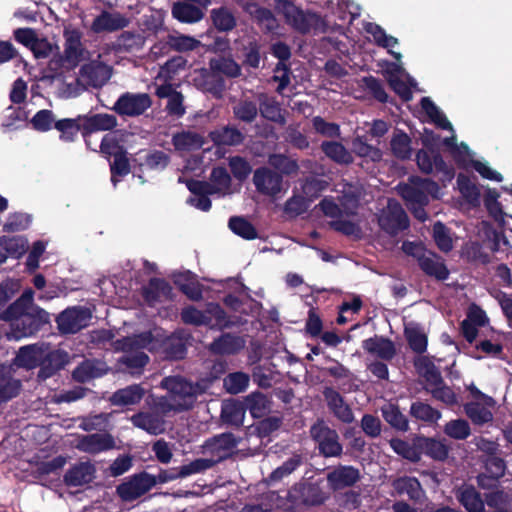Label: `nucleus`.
Returning a JSON list of instances; mask_svg holds the SVG:
<instances>
[{
    "instance_id": "nucleus-29",
    "label": "nucleus",
    "mask_w": 512,
    "mask_h": 512,
    "mask_svg": "<svg viewBox=\"0 0 512 512\" xmlns=\"http://www.w3.org/2000/svg\"><path fill=\"white\" fill-rule=\"evenodd\" d=\"M419 265L428 275L434 276L439 280H445L448 277V270L440 257L430 251H426L420 257Z\"/></svg>"
},
{
    "instance_id": "nucleus-54",
    "label": "nucleus",
    "mask_w": 512,
    "mask_h": 512,
    "mask_svg": "<svg viewBox=\"0 0 512 512\" xmlns=\"http://www.w3.org/2000/svg\"><path fill=\"white\" fill-rule=\"evenodd\" d=\"M391 150L400 159H407L411 156V139L403 132H396L391 139Z\"/></svg>"
},
{
    "instance_id": "nucleus-9",
    "label": "nucleus",
    "mask_w": 512,
    "mask_h": 512,
    "mask_svg": "<svg viewBox=\"0 0 512 512\" xmlns=\"http://www.w3.org/2000/svg\"><path fill=\"white\" fill-rule=\"evenodd\" d=\"M378 222L388 234L394 235L408 227V219L401 205L395 200H387L382 209Z\"/></svg>"
},
{
    "instance_id": "nucleus-48",
    "label": "nucleus",
    "mask_w": 512,
    "mask_h": 512,
    "mask_svg": "<svg viewBox=\"0 0 512 512\" xmlns=\"http://www.w3.org/2000/svg\"><path fill=\"white\" fill-rule=\"evenodd\" d=\"M457 185L469 205L476 207L480 204V190L467 176L460 174L457 178Z\"/></svg>"
},
{
    "instance_id": "nucleus-62",
    "label": "nucleus",
    "mask_w": 512,
    "mask_h": 512,
    "mask_svg": "<svg viewBox=\"0 0 512 512\" xmlns=\"http://www.w3.org/2000/svg\"><path fill=\"white\" fill-rule=\"evenodd\" d=\"M229 228L238 236L251 240L257 238L253 225L241 217H233L229 221Z\"/></svg>"
},
{
    "instance_id": "nucleus-8",
    "label": "nucleus",
    "mask_w": 512,
    "mask_h": 512,
    "mask_svg": "<svg viewBox=\"0 0 512 512\" xmlns=\"http://www.w3.org/2000/svg\"><path fill=\"white\" fill-rule=\"evenodd\" d=\"M342 186V196L339 197V204L327 198L320 203L321 210L325 215L336 218L343 213L351 214L357 208L359 198L357 188L351 184H343Z\"/></svg>"
},
{
    "instance_id": "nucleus-46",
    "label": "nucleus",
    "mask_w": 512,
    "mask_h": 512,
    "mask_svg": "<svg viewBox=\"0 0 512 512\" xmlns=\"http://www.w3.org/2000/svg\"><path fill=\"white\" fill-rule=\"evenodd\" d=\"M405 336L411 349L416 353H423L427 348V336L422 328L410 323L405 327Z\"/></svg>"
},
{
    "instance_id": "nucleus-7",
    "label": "nucleus",
    "mask_w": 512,
    "mask_h": 512,
    "mask_svg": "<svg viewBox=\"0 0 512 512\" xmlns=\"http://www.w3.org/2000/svg\"><path fill=\"white\" fill-rule=\"evenodd\" d=\"M471 392L473 401L466 404L465 412L467 416L475 424H483L490 422L493 419L492 409L495 406V401L492 397L482 393L475 385L471 384L468 387Z\"/></svg>"
},
{
    "instance_id": "nucleus-38",
    "label": "nucleus",
    "mask_w": 512,
    "mask_h": 512,
    "mask_svg": "<svg viewBox=\"0 0 512 512\" xmlns=\"http://www.w3.org/2000/svg\"><path fill=\"white\" fill-rule=\"evenodd\" d=\"M363 348L382 359H391L395 354V348L391 341L383 338H370L363 342Z\"/></svg>"
},
{
    "instance_id": "nucleus-39",
    "label": "nucleus",
    "mask_w": 512,
    "mask_h": 512,
    "mask_svg": "<svg viewBox=\"0 0 512 512\" xmlns=\"http://www.w3.org/2000/svg\"><path fill=\"white\" fill-rule=\"evenodd\" d=\"M244 406L254 418H261L270 411L269 400L260 392H253L246 396Z\"/></svg>"
},
{
    "instance_id": "nucleus-43",
    "label": "nucleus",
    "mask_w": 512,
    "mask_h": 512,
    "mask_svg": "<svg viewBox=\"0 0 512 512\" xmlns=\"http://www.w3.org/2000/svg\"><path fill=\"white\" fill-rule=\"evenodd\" d=\"M170 294L171 287L161 279H152L148 286L144 288V297L150 304L168 299Z\"/></svg>"
},
{
    "instance_id": "nucleus-49",
    "label": "nucleus",
    "mask_w": 512,
    "mask_h": 512,
    "mask_svg": "<svg viewBox=\"0 0 512 512\" xmlns=\"http://www.w3.org/2000/svg\"><path fill=\"white\" fill-rule=\"evenodd\" d=\"M67 363V354L63 351L50 352L39 372V377H50L56 370L61 369Z\"/></svg>"
},
{
    "instance_id": "nucleus-56",
    "label": "nucleus",
    "mask_w": 512,
    "mask_h": 512,
    "mask_svg": "<svg viewBox=\"0 0 512 512\" xmlns=\"http://www.w3.org/2000/svg\"><path fill=\"white\" fill-rule=\"evenodd\" d=\"M382 414L384 419L394 428L407 430L408 421L395 405L391 403L385 404L382 407Z\"/></svg>"
},
{
    "instance_id": "nucleus-51",
    "label": "nucleus",
    "mask_w": 512,
    "mask_h": 512,
    "mask_svg": "<svg viewBox=\"0 0 512 512\" xmlns=\"http://www.w3.org/2000/svg\"><path fill=\"white\" fill-rule=\"evenodd\" d=\"M250 377L243 372H234L228 374L224 380L223 385L225 390L230 394H238L248 388Z\"/></svg>"
},
{
    "instance_id": "nucleus-5",
    "label": "nucleus",
    "mask_w": 512,
    "mask_h": 512,
    "mask_svg": "<svg viewBox=\"0 0 512 512\" xmlns=\"http://www.w3.org/2000/svg\"><path fill=\"white\" fill-rule=\"evenodd\" d=\"M162 386L168 391L165 410H184L191 407L197 397L204 391L198 384L187 382L181 377H168L162 381Z\"/></svg>"
},
{
    "instance_id": "nucleus-31",
    "label": "nucleus",
    "mask_w": 512,
    "mask_h": 512,
    "mask_svg": "<svg viewBox=\"0 0 512 512\" xmlns=\"http://www.w3.org/2000/svg\"><path fill=\"white\" fill-rule=\"evenodd\" d=\"M239 4L243 7V9L248 12L257 22L258 24L266 29L267 31H272L276 27V19L274 18L271 11L260 8L254 3H248L243 0H238Z\"/></svg>"
},
{
    "instance_id": "nucleus-23",
    "label": "nucleus",
    "mask_w": 512,
    "mask_h": 512,
    "mask_svg": "<svg viewBox=\"0 0 512 512\" xmlns=\"http://www.w3.org/2000/svg\"><path fill=\"white\" fill-rule=\"evenodd\" d=\"M94 477L95 467L90 462H81L66 472L64 481L68 486L78 487L90 483Z\"/></svg>"
},
{
    "instance_id": "nucleus-10",
    "label": "nucleus",
    "mask_w": 512,
    "mask_h": 512,
    "mask_svg": "<svg viewBox=\"0 0 512 512\" xmlns=\"http://www.w3.org/2000/svg\"><path fill=\"white\" fill-rule=\"evenodd\" d=\"M312 438L318 443L320 452L325 457H337L342 453V445L339 443L337 432L324 422L319 421L311 427Z\"/></svg>"
},
{
    "instance_id": "nucleus-32",
    "label": "nucleus",
    "mask_w": 512,
    "mask_h": 512,
    "mask_svg": "<svg viewBox=\"0 0 512 512\" xmlns=\"http://www.w3.org/2000/svg\"><path fill=\"white\" fill-rule=\"evenodd\" d=\"M239 4L243 7V9L248 12L257 22L258 24L266 29L267 31H272L276 27V19L274 18L271 11L260 8L254 3H248L243 0H238Z\"/></svg>"
},
{
    "instance_id": "nucleus-45",
    "label": "nucleus",
    "mask_w": 512,
    "mask_h": 512,
    "mask_svg": "<svg viewBox=\"0 0 512 512\" xmlns=\"http://www.w3.org/2000/svg\"><path fill=\"white\" fill-rule=\"evenodd\" d=\"M393 487L399 494H406L413 500H420L424 494L420 482L413 477L399 478L394 481Z\"/></svg>"
},
{
    "instance_id": "nucleus-36",
    "label": "nucleus",
    "mask_w": 512,
    "mask_h": 512,
    "mask_svg": "<svg viewBox=\"0 0 512 512\" xmlns=\"http://www.w3.org/2000/svg\"><path fill=\"white\" fill-rule=\"evenodd\" d=\"M456 497L468 512H485L484 502L473 487L460 488Z\"/></svg>"
},
{
    "instance_id": "nucleus-21",
    "label": "nucleus",
    "mask_w": 512,
    "mask_h": 512,
    "mask_svg": "<svg viewBox=\"0 0 512 512\" xmlns=\"http://www.w3.org/2000/svg\"><path fill=\"white\" fill-rule=\"evenodd\" d=\"M115 446L114 438L110 434H91L81 437L76 447L86 453L96 454L112 449Z\"/></svg>"
},
{
    "instance_id": "nucleus-34",
    "label": "nucleus",
    "mask_w": 512,
    "mask_h": 512,
    "mask_svg": "<svg viewBox=\"0 0 512 512\" xmlns=\"http://www.w3.org/2000/svg\"><path fill=\"white\" fill-rule=\"evenodd\" d=\"M416 446L420 455L424 453L435 460H444L448 455V447L436 439L419 437L416 439Z\"/></svg>"
},
{
    "instance_id": "nucleus-28",
    "label": "nucleus",
    "mask_w": 512,
    "mask_h": 512,
    "mask_svg": "<svg viewBox=\"0 0 512 512\" xmlns=\"http://www.w3.org/2000/svg\"><path fill=\"white\" fill-rule=\"evenodd\" d=\"M156 94L160 98H168L167 109L169 113L181 116L184 114L182 95L174 89L173 84H159L156 88Z\"/></svg>"
},
{
    "instance_id": "nucleus-1",
    "label": "nucleus",
    "mask_w": 512,
    "mask_h": 512,
    "mask_svg": "<svg viewBox=\"0 0 512 512\" xmlns=\"http://www.w3.org/2000/svg\"><path fill=\"white\" fill-rule=\"evenodd\" d=\"M421 107L425 115L433 124L440 129L451 131V137L445 138L443 140V144L447 147L448 151L459 165L467 166L471 163L483 178L496 182H501L503 180L502 175L492 169L486 161H474L473 153L465 143L462 142L457 144L455 131L451 122L429 97L422 98Z\"/></svg>"
},
{
    "instance_id": "nucleus-44",
    "label": "nucleus",
    "mask_w": 512,
    "mask_h": 512,
    "mask_svg": "<svg viewBox=\"0 0 512 512\" xmlns=\"http://www.w3.org/2000/svg\"><path fill=\"white\" fill-rule=\"evenodd\" d=\"M216 462L215 459H197L187 465L182 466L178 472L171 474V475H163L162 480L163 481H170L173 479H176L178 477H187L192 474L199 473L201 471H204Z\"/></svg>"
},
{
    "instance_id": "nucleus-26",
    "label": "nucleus",
    "mask_w": 512,
    "mask_h": 512,
    "mask_svg": "<svg viewBox=\"0 0 512 512\" xmlns=\"http://www.w3.org/2000/svg\"><path fill=\"white\" fill-rule=\"evenodd\" d=\"M365 31L372 36L373 41L378 45L388 50V52L395 57L396 60H401V53L394 52L393 48L398 45V39L386 34L384 29L375 23H367Z\"/></svg>"
},
{
    "instance_id": "nucleus-57",
    "label": "nucleus",
    "mask_w": 512,
    "mask_h": 512,
    "mask_svg": "<svg viewBox=\"0 0 512 512\" xmlns=\"http://www.w3.org/2000/svg\"><path fill=\"white\" fill-rule=\"evenodd\" d=\"M410 412L416 419L427 423H434L441 417L438 410L433 409L430 405L423 402L413 403Z\"/></svg>"
},
{
    "instance_id": "nucleus-53",
    "label": "nucleus",
    "mask_w": 512,
    "mask_h": 512,
    "mask_svg": "<svg viewBox=\"0 0 512 512\" xmlns=\"http://www.w3.org/2000/svg\"><path fill=\"white\" fill-rule=\"evenodd\" d=\"M27 240L23 237L0 238V251L4 250L8 256L19 258L27 249Z\"/></svg>"
},
{
    "instance_id": "nucleus-13",
    "label": "nucleus",
    "mask_w": 512,
    "mask_h": 512,
    "mask_svg": "<svg viewBox=\"0 0 512 512\" xmlns=\"http://www.w3.org/2000/svg\"><path fill=\"white\" fill-rule=\"evenodd\" d=\"M190 191H209L211 194L226 195L231 193L230 176L224 168H214L211 173L210 183L190 181L187 183Z\"/></svg>"
},
{
    "instance_id": "nucleus-18",
    "label": "nucleus",
    "mask_w": 512,
    "mask_h": 512,
    "mask_svg": "<svg viewBox=\"0 0 512 512\" xmlns=\"http://www.w3.org/2000/svg\"><path fill=\"white\" fill-rule=\"evenodd\" d=\"M154 485V480L147 474L133 476L118 486L117 492L125 501L134 500L146 493Z\"/></svg>"
},
{
    "instance_id": "nucleus-50",
    "label": "nucleus",
    "mask_w": 512,
    "mask_h": 512,
    "mask_svg": "<svg viewBox=\"0 0 512 512\" xmlns=\"http://www.w3.org/2000/svg\"><path fill=\"white\" fill-rule=\"evenodd\" d=\"M42 359V352L36 346L22 347L15 358V365L27 369L34 368Z\"/></svg>"
},
{
    "instance_id": "nucleus-16",
    "label": "nucleus",
    "mask_w": 512,
    "mask_h": 512,
    "mask_svg": "<svg viewBox=\"0 0 512 512\" xmlns=\"http://www.w3.org/2000/svg\"><path fill=\"white\" fill-rule=\"evenodd\" d=\"M387 79L392 89L405 101L411 99V88L416 82L403 69L401 64H391L386 70Z\"/></svg>"
},
{
    "instance_id": "nucleus-3",
    "label": "nucleus",
    "mask_w": 512,
    "mask_h": 512,
    "mask_svg": "<svg viewBox=\"0 0 512 512\" xmlns=\"http://www.w3.org/2000/svg\"><path fill=\"white\" fill-rule=\"evenodd\" d=\"M101 339L112 342V346L115 350L125 352L119 362L125 365V368H119L122 371H128L130 373H138L148 363V356L141 351V349H148L154 351L158 348L162 340L158 339L159 332H156V336L153 337L151 333H144L134 338L123 337L114 340V335L110 331H102Z\"/></svg>"
},
{
    "instance_id": "nucleus-47",
    "label": "nucleus",
    "mask_w": 512,
    "mask_h": 512,
    "mask_svg": "<svg viewBox=\"0 0 512 512\" xmlns=\"http://www.w3.org/2000/svg\"><path fill=\"white\" fill-rule=\"evenodd\" d=\"M173 145L178 151H190L194 149H199L203 145L202 138L189 131H183L181 133H177L172 138Z\"/></svg>"
},
{
    "instance_id": "nucleus-33",
    "label": "nucleus",
    "mask_w": 512,
    "mask_h": 512,
    "mask_svg": "<svg viewBox=\"0 0 512 512\" xmlns=\"http://www.w3.org/2000/svg\"><path fill=\"white\" fill-rule=\"evenodd\" d=\"M239 4L243 7V9L248 12L257 22L258 24L266 29L267 31H272L276 27V19L274 18L271 11L260 8L254 3H248L243 0H238Z\"/></svg>"
},
{
    "instance_id": "nucleus-27",
    "label": "nucleus",
    "mask_w": 512,
    "mask_h": 512,
    "mask_svg": "<svg viewBox=\"0 0 512 512\" xmlns=\"http://www.w3.org/2000/svg\"><path fill=\"white\" fill-rule=\"evenodd\" d=\"M133 425L150 434H160L165 430L162 418L150 412H141L131 417Z\"/></svg>"
},
{
    "instance_id": "nucleus-59",
    "label": "nucleus",
    "mask_w": 512,
    "mask_h": 512,
    "mask_svg": "<svg viewBox=\"0 0 512 512\" xmlns=\"http://www.w3.org/2000/svg\"><path fill=\"white\" fill-rule=\"evenodd\" d=\"M204 314L206 318V325L217 328L229 326V321L226 319L224 311L218 304H208Z\"/></svg>"
},
{
    "instance_id": "nucleus-14",
    "label": "nucleus",
    "mask_w": 512,
    "mask_h": 512,
    "mask_svg": "<svg viewBox=\"0 0 512 512\" xmlns=\"http://www.w3.org/2000/svg\"><path fill=\"white\" fill-rule=\"evenodd\" d=\"M63 63L68 68L76 67L81 61L89 57V52L83 48L81 35L76 30H66L64 33Z\"/></svg>"
},
{
    "instance_id": "nucleus-2",
    "label": "nucleus",
    "mask_w": 512,
    "mask_h": 512,
    "mask_svg": "<svg viewBox=\"0 0 512 512\" xmlns=\"http://www.w3.org/2000/svg\"><path fill=\"white\" fill-rule=\"evenodd\" d=\"M34 292L27 289L1 318L10 323L9 337L21 339L34 334L40 325L49 322V314L33 303Z\"/></svg>"
},
{
    "instance_id": "nucleus-20",
    "label": "nucleus",
    "mask_w": 512,
    "mask_h": 512,
    "mask_svg": "<svg viewBox=\"0 0 512 512\" xmlns=\"http://www.w3.org/2000/svg\"><path fill=\"white\" fill-rule=\"evenodd\" d=\"M323 189L324 186L321 181L315 179L307 181L303 186L305 196L298 195L288 200L286 203V211L294 215L301 214L308 208V202Z\"/></svg>"
},
{
    "instance_id": "nucleus-40",
    "label": "nucleus",
    "mask_w": 512,
    "mask_h": 512,
    "mask_svg": "<svg viewBox=\"0 0 512 512\" xmlns=\"http://www.w3.org/2000/svg\"><path fill=\"white\" fill-rule=\"evenodd\" d=\"M245 406L236 400L223 402L221 415L225 422L232 425H242L245 417Z\"/></svg>"
},
{
    "instance_id": "nucleus-24",
    "label": "nucleus",
    "mask_w": 512,
    "mask_h": 512,
    "mask_svg": "<svg viewBox=\"0 0 512 512\" xmlns=\"http://www.w3.org/2000/svg\"><path fill=\"white\" fill-rule=\"evenodd\" d=\"M324 396L329 409L335 417L344 423H351L354 420L351 408L344 402L338 392L333 389H326Z\"/></svg>"
},
{
    "instance_id": "nucleus-37",
    "label": "nucleus",
    "mask_w": 512,
    "mask_h": 512,
    "mask_svg": "<svg viewBox=\"0 0 512 512\" xmlns=\"http://www.w3.org/2000/svg\"><path fill=\"white\" fill-rule=\"evenodd\" d=\"M172 15L183 23H196L204 17V13L200 8L186 2L174 3Z\"/></svg>"
},
{
    "instance_id": "nucleus-60",
    "label": "nucleus",
    "mask_w": 512,
    "mask_h": 512,
    "mask_svg": "<svg viewBox=\"0 0 512 512\" xmlns=\"http://www.w3.org/2000/svg\"><path fill=\"white\" fill-rule=\"evenodd\" d=\"M117 125V119L111 114H96L88 118L87 129L90 131L111 130Z\"/></svg>"
},
{
    "instance_id": "nucleus-4",
    "label": "nucleus",
    "mask_w": 512,
    "mask_h": 512,
    "mask_svg": "<svg viewBox=\"0 0 512 512\" xmlns=\"http://www.w3.org/2000/svg\"><path fill=\"white\" fill-rule=\"evenodd\" d=\"M397 190L408 208L420 221H425L427 218L424 206L428 204L429 199L440 196V189L435 182L417 177L410 178L408 183L399 184Z\"/></svg>"
},
{
    "instance_id": "nucleus-55",
    "label": "nucleus",
    "mask_w": 512,
    "mask_h": 512,
    "mask_svg": "<svg viewBox=\"0 0 512 512\" xmlns=\"http://www.w3.org/2000/svg\"><path fill=\"white\" fill-rule=\"evenodd\" d=\"M211 18L214 26L220 31L232 30L236 25V19L232 12L224 7L213 9Z\"/></svg>"
},
{
    "instance_id": "nucleus-30",
    "label": "nucleus",
    "mask_w": 512,
    "mask_h": 512,
    "mask_svg": "<svg viewBox=\"0 0 512 512\" xmlns=\"http://www.w3.org/2000/svg\"><path fill=\"white\" fill-rule=\"evenodd\" d=\"M186 63L187 61L182 56H177L167 61L165 65L160 68L155 78V85L172 84L171 81L185 69Z\"/></svg>"
},
{
    "instance_id": "nucleus-35",
    "label": "nucleus",
    "mask_w": 512,
    "mask_h": 512,
    "mask_svg": "<svg viewBox=\"0 0 512 512\" xmlns=\"http://www.w3.org/2000/svg\"><path fill=\"white\" fill-rule=\"evenodd\" d=\"M236 446V440L232 434H221L208 441L205 449L217 457V460L225 458Z\"/></svg>"
},
{
    "instance_id": "nucleus-11",
    "label": "nucleus",
    "mask_w": 512,
    "mask_h": 512,
    "mask_svg": "<svg viewBox=\"0 0 512 512\" xmlns=\"http://www.w3.org/2000/svg\"><path fill=\"white\" fill-rule=\"evenodd\" d=\"M151 98L146 93H125L115 102L113 109L120 115L138 116L151 106Z\"/></svg>"
},
{
    "instance_id": "nucleus-19",
    "label": "nucleus",
    "mask_w": 512,
    "mask_h": 512,
    "mask_svg": "<svg viewBox=\"0 0 512 512\" xmlns=\"http://www.w3.org/2000/svg\"><path fill=\"white\" fill-rule=\"evenodd\" d=\"M419 168L425 173L441 172L444 181H451L454 177V171L448 167L438 154H430L427 151H419L416 156Z\"/></svg>"
},
{
    "instance_id": "nucleus-6",
    "label": "nucleus",
    "mask_w": 512,
    "mask_h": 512,
    "mask_svg": "<svg viewBox=\"0 0 512 512\" xmlns=\"http://www.w3.org/2000/svg\"><path fill=\"white\" fill-rule=\"evenodd\" d=\"M277 8L287 23L300 32L325 31L327 29V20L322 19L316 13L304 12L289 1L280 0Z\"/></svg>"
},
{
    "instance_id": "nucleus-25",
    "label": "nucleus",
    "mask_w": 512,
    "mask_h": 512,
    "mask_svg": "<svg viewBox=\"0 0 512 512\" xmlns=\"http://www.w3.org/2000/svg\"><path fill=\"white\" fill-rule=\"evenodd\" d=\"M127 24V19L121 14L103 12L94 19L92 30L96 33L112 32L126 27Z\"/></svg>"
},
{
    "instance_id": "nucleus-64",
    "label": "nucleus",
    "mask_w": 512,
    "mask_h": 512,
    "mask_svg": "<svg viewBox=\"0 0 512 512\" xmlns=\"http://www.w3.org/2000/svg\"><path fill=\"white\" fill-rule=\"evenodd\" d=\"M444 432L453 439L463 440L470 435V426L463 419L451 420L445 425Z\"/></svg>"
},
{
    "instance_id": "nucleus-22",
    "label": "nucleus",
    "mask_w": 512,
    "mask_h": 512,
    "mask_svg": "<svg viewBox=\"0 0 512 512\" xmlns=\"http://www.w3.org/2000/svg\"><path fill=\"white\" fill-rule=\"evenodd\" d=\"M360 479V472L353 466H338L327 474V481L333 489L352 486Z\"/></svg>"
},
{
    "instance_id": "nucleus-61",
    "label": "nucleus",
    "mask_w": 512,
    "mask_h": 512,
    "mask_svg": "<svg viewBox=\"0 0 512 512\" xmlns=\"http://www.w3.org/2000/svg\"><path fill=\"white\" fill-rule=\"evenodd\" d=\"M390 446L397 454L410 461L416 462L420 459V450L416 446V440L414 441L413 445H410L403 440L392 439L390 441Z\"/></svg>"
},
{
    "instance_id": "nucleus-52",
    "label": "nucleus",
    "mask_w": 512,
    "mask_h": 512,
    "mask_svg": "<svg viewBox=\"0 0 512 512\" xmlns=\"http://www.w3.org/2000/svg\"><path fill=\"white\" fill-rule=\"evenodd\" d=\"M322 150L327 157L341 164H348L352 161L351 153L338 142H323Z\"/></svg>"
},
{
    "instance_id": "nucleus-42",
    "label": "nucleus",
    "mask_w": 512,
    "mask_h": 512,
    "mask_svg": "<svg viewBox=\"0 0 512 512\" xmlns=\"http://www.w3.org/2000/svg\"><path fill=\"white\" fill-rule=\"evenodd\" d=\"M245 342L242 338L223 335L211 344V350L218 354H234L244 348Z\"/></svg>"
},
{
    "instance_id": "nucleus-63",
    "label": "nucleus",
    "mask_w": 512,
    "mask_h": 512,
    "mask_svg": "<svg viewBox=\"0 0 512 512\" xmlns=\"http://www.w3.org/2000/svg\"><path fill=\"white\" fill-rule=\"evenodd\" d=\"M55 128L60 132L61 140L72 142L77 136L80 126L76 119H61L55 122Z\"/></svg>"
},
{
    "instance_id": "nucleus-58",
    "label": "nucleus",
    "mask_w": 512,
    "mask_h": 512,
    "mask_svg": "<svg viewBox=\"0 0 512 512\" xmlns=\"http://www.w3.org/2000/svg\"><path fill=\"white\" fill-rule=\"evenodd\" d=\"M433 237L438 248L443 252H449L453 248V237L450 230L442 223L437 222L433 226Z\"/></svg>"
},
{
    "instance_id": "nucleus-41",
    "label": "nucleus",
    "mask_w": 512,
    "mask_h": 512,
    "mask_svg": "<svg viewBox=\"0 0 512 512\" xmlns=\"http://www.w3.org/2000/svg\"><path fill=\"white\" fill-rule=\"evenodd\" d=\"M144 391L139 385H132L116 391L110 398L114 405H133L143 397Z\"/></svg>"
},
{
    "instance_id": "nucleus-17",
    "label": "nucleus",
    "mask_w": 512,
    "mask_h": 512,
    "mask_svg": "<svg viewBox=\"0 0 512 512\" xmlns=\"http://www.w3.org/2000/svg\"><path fill=\"white\" fill-rule=\"evenodd\" d=\"M79 76L80 81L84 82L86 87H100L109 80L111 69L108 65L96 59L84 64L80 69Z\"/></svg>"
},
{
    "instance_id": "nucleus-12",
    "label": "nucleus",
    "mask_w": 512,
    "mask_h": 512,
    "mask_svg": "<svg viewBox=\"0 0 512 512\" xmlns=\"http://www.w3.org/2000/svg\"><path fill=\"white\" fill-rule=\"evenodd\" d=\"M91 319V312L87 308L73 307L63 311L57 317V324L63 333H76L86 327Z\"/></svg>"
},
{
    "instance_id": "nucleus-15",
    "label": "nucleus",
    "mask_w": 512,
    "mask_h": 512,
    "mask_svg": "<svg viewBox=\"0 0 512 512\" xmlns=\"http://www.w3.org/2000/svg\"><path fill=\"white\" fill-rule=\"evenodd\" d=\"M253 183L258 192L271 197L284 190L281 175L267 167L259 168L254 172Z\"/></svg>"
}]
</instances>
